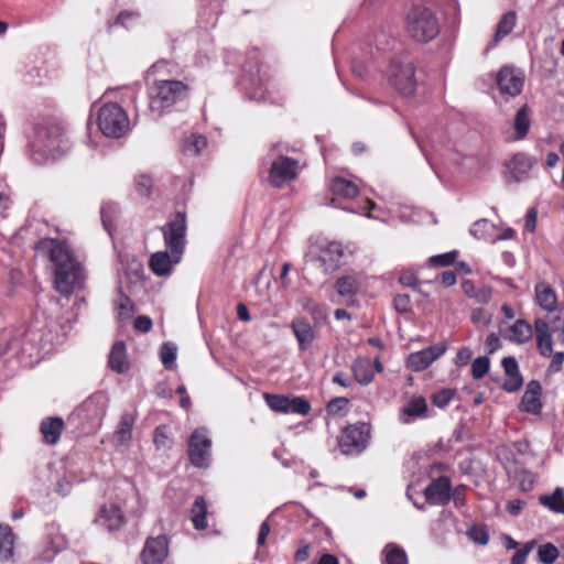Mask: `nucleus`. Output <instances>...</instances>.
Instances as JSON below:
<instances>
[{
    "label": "nucleus",
    "instance_id": "1",
    "mask_svg": "<svg viewBox=\"0 0 564 564\" xmlns=\"http://www.w3.org/2000/svg\"><path fill=\"white\" fill-rule=\"evenodd\" d=\"M40 246L48 250L50 260L54 265V285L58 293L70 295L74 291L84 288L83 265L66 242L50 239L41 241Z\"/></svg>",
    "mask_w": 564,
    "mask_h": 564
},
{
    "label": "nucleus",
    "instance_id": "2",
    "mask_svg": "<svg viewBox=\"0 0 564 564\" xmlns=\"http://www.w3.org/2000/svg\"><path fill=\"white\" fill-rule=\"evenodd\" d=\"M188 86L175 79L155 80L149 90V110L153 119H158L174 105L184 100Z\"/></svg>",
    "mask_w": 564,
    "mask_h": 564
},
{
    "label": "nucleus",
    "instance_id": "3",
    "mask_svg": "<svg viewBox=\"0 0 564 564\" xmlns=\"http://www.w3.org/2000/svg\"><path fill=\"white\" fill-rule=\"evenodd\" d=\"M406 33L419 43H427L434 40L441 25L435 13L423 6H414L410 9L405 19Z\"/></svg>",
    "mask_w": 564,
    "mask_h": 564
},
{
    "label": "nucleus",
    "instance_id": "4",
    "mask_svg": "<svg viewBox=\"0 0 564 564\" xmlns=\"http://www.w3.org/2000/svg\"><path fill=\"white\" fill-rule=\"evenodd\" d=\"M98 127L104 135L119 139L130 129L127 112L118 104H106L98 112Z\"/></svg>",
    "mask_w": 564,
    "mask_h": 564
},
{
    "label": "nucleus",
    "instance_id": "5",
    "mask_svg": "<svg viewBox=\"0 0 564 564\" xmlns=\"http://www.w3.org/2000/svg\"><path fill=\"white\" fill-rule=\"evenodd\" d=\"M62 141L63 133L59 127L39 126L31 141V149L33 153H37L41 159L55 158L61 151Z\"/></svg>",
    "mask_w": 564,
    "mask_h": 564
},
{
    "label": "nucleus",
    "instance_id": "6",
    "mask_svg": "<svg viewBox=\"0 0 564 564\" xmlns=\"http://www.w3.org/2000/svg\"><path fill=\"white\" fill-rule=\"evenodd\" d=\"M166 250L175 256V261H181L186 243V217L178 212L175 217L161 228Z\"/></svg>",
    "mask_w": 564,
    "mask_h": 564
},
{
    "label": "nucleus",
    "instance_id": "7",
    "mask_svg": "<svg viewBox=\"0 0 564 564\" xmlns=\"http://www.w3.org/2000/svg\"><path fill=\"white\" fill-rule=\"evenodd\" d=\"M212 438L205 427L196 429L188 438V459L197 468H206L210 463Z\"/></svg>",
    "mask_w": 564,
    "mask_h": 564
},
{
    "label": "nucleus",
    "instance_id": "8",
    "mask_svg": "<svg viewBox=\"0 0 564 564\" xmlns=\"http://www.w3.org/2000/svg\"><path fill=\"white\" fill-rule=\"evenodd\" d=\"M415 67L410 61L393 59L388 69L390 83L405 96L414 94L416 80L414 77Z\"/></svg>",
    "mask_w": 564,
    "mask_h": 564
},
{
    "label": "nucleus",
    "instance_id": "9",
    "mask_svg": "<svg viewBox=\"0 0 564 564\" xmlns=\"http://www.w3.org/2000/svg\"><path fill=\"white\" fill-rule=\"evenodd\" d=\"M370 437V426L366 423H357L343 430L339 438V447L343 454H359L362 452Z\"/></svg>",
    "mask_w": 564,
    "mask_h": 564
},
{
    "label": "nucleus",
    "instance_id": "10",
    "mask_svg": "<svg viewBox=\"0 0 564 564\" xmlns=\"http://www.w3.org/2000/svg\"><path fill=\"white\" fill-rule=\"evenodd\" d=\"M263 398L268 406L278 413L306 415L311 411V404L302 397L289 398L281 394L264 393Z\"/></svg>",
    "mask_w": 564,
    "mask_h": 564
},
{
    "label": "nucleus",
    "instance_id": "11",
    "mask_svg": "<svg viewBox=\"0 0 564 564\" xmlns=\"http://www.w3.org/2000/svg\"><path fill=\"white\" fill-rule=\"evenodd\" d=\"M496 83L499 91L507 96H518L524 84L523 73L511 66H503L497 73Z\"/></svg>",
    "mask_w": 564,
    "mask_h": 564
},
{
    "label": "nucleus",
    "instance_id": "12",
    "mask_svg": "<svg viewBox=\"0 0 564 564\" xmlns=\"http://www.w3.org/2000/svg\"><path fill=\"white\" fill-rule=\"evenodd\" d=\"M299 162L280 155L272 162L269 180L274 187H282L296 176Z\"/></svg>",
    "mask_w": 564,
    "mask_h": 564
},
{
    "label": "nucleus",
    "instance_id": "13",
    "mask_svg": "<svg viewBox=\"0 0 564 564\" xmlns=\"http://www.w3.org/2000/svg\"><path fill=\"white\" fill-rule=\"evenodd\" d=\"M446 351L444 345H432L409 355L406 366L413 371H423Z\"/></svg>",
    "mask_w": 564,
    "mask_h": 564
},
{
    "label": "nucleus",
    "instance_id": "14",
    "mask_svg": "<svg viewBox=\"0 0 564 564\" xmlns=\"http://www.w3.org/2000/svg\"><path fill=\"white\" fill-rule=\"evenodd\" d=\"M169 554L167 539L163 535L149 538L141 552L143 564H162Z\"/></svg>",
    "mask_w": 564,
    "mask_h": 564
},
{
    "label": "nucleus",
    "instance_id": "15",
    "mask_svg": "<svg viewBox=\"0 0 564 564\" xmlns=\"http://www.w3.org/2000/svg\"><path fill=\"white\" fill-rule=\"evenodd\" d=\"M425 499L435 506H445L451 500V481L447 477L441 476L431 481L424 490Z\"/></svg>",
    "mask_w": 564,
    "mask_h": 564
},
{
    "label": "nucleus",
    "instance_id": "16",
    "mask_svg": "<svg viewBox=\"0 0 564 564\" xmlns=\"http://www.w3.org/2000/svg\"><path fill=\"white\" fill-rule=\"evenodd\" d=\"M534 165V161L525 153H516L506 163V169L510 177L516 182H523L529 178V173Z\"/></svg>",
    "mask_w": 564,
    "mask_h": 564
},
{
    "label": "nucleus",
    "instance_id": "17",
    "mask_svg": "<svg viewBox=\"0 0 564 564\" xmlns=\"http://www.w3.org/2000/svg\"><path fill=\"white\" fill-rule=\"evenodd\" d=\"M344 256L343 246L337 241H332L321 248L316 261L321 263V267L325 272L334 271Z\"/></svg>",
    "mask_w": 564,
    "mask_h": 564
},
{
    "label": "nucleus",
    "instance_id": "18",
    "mask_svg": "<svg viewBox=\"0 0 564 564\" xmlns=\"http://www.w3.org/2000/svg\"><path fill=\"white\" fill-rule=\"evenodd\" d=\"M541 391L542 387L539 381H530L521 399V410L531 414L540 413L542 409V403L540 400Z\"/></svg>",
    "mask_w": 564,
    "mask_h": 564
},
{
    "label": "nucleus",
    "instance_id": "19",
    "mask_svg": "<svg viewBox=\"0 0 564 564\" xmlns=\"http://www.w3.org/2000/svg\"><path fill=\"white\" fill-rule=\"evenodd\" d=\"M500 334L503 338L516 343L525 344L532 337V326L524 319H517L513 325L503 328L500 326Z\"/></svg>",
    "mask_w": 564,
    "mask_h": 564
},
{
    "label": "nucleus",
    "instance_id": "20",
    "mask_svg": "<svg viewBox=\"0 0 564 564\" xmlns=\"http://www.w3.org/2000/svg\"><path fill=\"white\" fill-rule=\"evenodd\" d=\"M531 127V109L528 105H523L518 109L513 123H512V134L508 138L510 141H521L523 140Z\"/></svg>",
    "mask_w": 564,
    "mask_h": 564
},
{
    "label": "nucleus",
    "instance_id": "21",
    "mask_svg": "<svg viewBox=\"0 0 564 564\" xmlns=\"http://www.w3.org/2000/svg\"><path fill=\"white\" fill-rule=\"evenodd\" d=\"M536 346L540 354L544 357H551L553 352V341L550 333L551 322H546L543 318H538L534 322Z\"/></svg>",
    "mask_w": 564,
    "mask_h": 564
},
{
    "label": "nucleus",
    "instance_id": "22",
    "mask_svg": "<svg viewBox=\"0 0 564 564\" xmlns=\"http://www.w3.org/2000/svg\"><path fill=\"white\" fill-rule=\"evenodd\" d=\"M180 261H175V256L169 250L153 253L149 261V267L158 276L169 275L172 268Z\"/></svg>",
    "mask_w": 564,
    "mask_h": 564
},
{
    "label": "nucleus",
    "instance_id": "23",
    "mask_svg": "<svg viewBox=\"0 0 564 564\" xmlns=\"http://www.w3.org/2000/svg\"><path fill=\"white\" fill-rule=\"evenodd\" d=\"M291 328L297 340L300 350H306L315 339V332L312 325L304 318H294Z\"/></svg>",
    "mask_w": 564,
    "mask_h": 564
},
{
    "label": "nucleus",
    "instance_id": "24",
    "mask_svg": "<svg viewBox=\"0 0 564 564\" xmlns=\"http://www.w3.org/2000/svg\"><path fill=\"white\" fill-rule=\"evenodd\" d=\"M96 522L107 531L113 532L123 525V514L117 506L104 507Z\"/></svg>",
    "mask_w": 564,
    "mask_h": 564
},
{
    "label": "nucleus",
    "instance_id": "25",
    "mask_svg": "<svg viewBox=\"0 0 564 564\" xmlns=\"http://www.w3.org/2000/svg\"><path fill=\"white\" fill-rule=\"evenodd\" d=\"M535 302L536 304L546 312H556L560 307H557V296L554 290L546 282H539L535 285Z\"/></svg>",
    "mask_w": 564,
    "mask_h": 564
},
{
    "label": "nucleus",
    "instance_id": "26",
    "mask_svg": "<svg viewBox=\"0 0 564 564\" xmlns=\"http://www.w3.org/2000/svg\"><path fill=\"white\" fill-rule=\"evenodd\" d=\"M135 423V415L131 412H124L121 414L116 431L113 433V440L117 445L127 446L132 438V430Z\"/></svg>",
    "mask_w": 564,
    "mask_h": 564
},
{
    "label": "nucleus",
    "instance_id": "27",
    "mask_svg": "<svg viewBox=\"0 0 564 564\" xmlns=\"http://www.w3.org/2000/svg\"><path fill=\"white\" fill-rule=\"evenodd\" d=\"M426 411V400L423 397H414L401 409L399 420L402 424H409L413 420L423 416Z\"/></svg>",
    "mask_w": 564,
    "mask_h": 564
},
{
    "label": "nucleus",
    "instance_id": "28",
    "mask_svg": "<svg viewBox=\"0 0 564 564\" xmlns=\"http://www.w3.org/2000/svg\"><path fill=\"white\" fill-rule=\"evenodd\" d=\"M64 430V421L61 417H46L41 422L40 432L48 445H55Z\"/></svg>",
    "mask_w": 564,
    "mask_h": 564
},
{
    "label": "nucleus",
    "instance_id": "29",
    "mask_svg": "<svg viewBox=\"0 0 564 564\" xmlns=\"http://www.w3.org/2000/svg\"><path fill=\"white\" fill-rule=\"evenodd\" d=\"M108 362L110 368L118 373H122L128 370L129 364L127 361L126 344L123 341H117L113 344L109 354Z\"/></svg>",
    "mask_w": 564,
    "mask_h": 564
},
{
    "label": "nucleus",
    "instance_id": "30",
    "mask_svg": "<svg viewBox=\"0 0 564 564\" xmlns=\"http://www.w3.org/2000/svg\"><path fill=\"white\" fill-rule=\"evenodd\" d=\"M330 189L335 196L346 199L355 198L359 194V187L344 177H335L332 181Z\"/></svg>",
    "mask_w": 564,
    "mask_h": 564
},
{
    "label": "nucleus",
    "instance_id": "31",
    "mask_svg": "<svg viewBox=\"0 0 564 564\" xmlns=\"http://www.w3.org/2000/svg\"><path fill=\"white\" fill-rule=\"evenodd\" d=\"M352 372L357 382L369 384L373 379L371 361L368 358H358L352 364Z\"/></svg>",
    "mask_w": 564,
    "mask_h": 564
},
{
    "label": "nucleus",
    "instance_id": "32",
    "mask_svg": "<svg viewBox=\"0 0 564 564\" xmlns=\"http://www.w3.org/2000/svg\"><path fill=\"white\" fill-rule=\"evenodd\" d=\"M539 501L552 512L564 513V490L561 487L555 488L551 495L540 496Z\"/></svg>",
    "mask_w": 564,
    "mask_h": 564
},
{
    "label": "nucleus",
    "instance_id": "33",
    "mask_svg": "<svg viewBox=\"0 0 564 564\" xmlns=\"http://www.w3.org/2000/svg\"><path fill=\"white\" fill-rule=\"evenodd\" d=\"M14 535L9 525L0 524V561H8L13 554Z\"/></svg>",
    "mask_w": 564,
    "mask_h": 564
},
{
    "label": "nucleus",
    "instance_id": "34",
    "mask_svg": "<svg viewBox=\"0 0 564 564\" xmlns=\"http://www.w3.org/2000/svg\"><path fill=\"white\" fill-rule=\"evenodd\" d=\"M207 507L203 497H197L191 509V519L194 528L203 530L207 527L206 522Z\"/></svg>",
    "mask_w": 564,
    "mask_h": 564
},
{
    "label": "nucleus",
    "instance_id": "35",
    "mask_svg": "<svg viewBox=\"0 0 564 564\" xmlns=\"http://www.w3.org/2000/svg\"><path fill=\"white\" fill-rule=\"evenodd\" d=\"M517 22V13L514 11H508L505 13L497 24L495 33V42L501 41L503 37L509 35Z\"/></svg>",
    "mask_w": 564,
    "mask_h": 564
},
{
    "label": "nucleus",
    "instance_id": "36",
    "mask_svg": "<svg viewBox=\"0 0 564 564\" xmlns=\"http://www.w3.org/2000/svg\"><path fill=\"white\" fill-rule=\"evenodd\" d=\"M107 399L102 393H96L88 398L84 404L83 409L87 412L94 411L96 416H102L106 411Z\"/></svg>",
    "mask_w": 564,
    "mask_h": 564
},
{
    "label": "nucleus",
    "instance_id": "37",
    "mask_svg": "<svg viewBox=\"0 0 564 564\" xmlns=\"http://www.w3.org/2000/svg\"><path fill=\"white\" fill-rule=\"evenodd\" d=\"M495 229V225L487 219H479L473 224L469 232L477 239H489Z\"/></svg>",
    "mask_w": 564,
    "mask_h": 564
},
{
    "label": "nucleus",
    "instance_id": "38",
    "mask_svg": "<svg viewBox=\"0 0 564 564\" xmlns=\"http://www.w3.org/2000/svg\"><path fill=\"white\" fill-rule=\"evenodd\" d=\"M302 307L305 312L311 314L315 319L326 318V306L322 305L310 297L302 300Z\"/></svg>",
    "mask_w": 564,
    "mask_h": 564
},
{
    "label": "nucleus",
    "instance_id": "39",
    "mask_svg": "<svg viewBox=\"0 0 564 564\" xmlns=\"http://www.w3.org/2000/svg\"><path fill=\"white\" fill-rule=\"evenodd\" d=\"M386 549V564H408V557L404 550L395 544H389Z\"/></svg>",
    "mask_w": 564,
    "mask_h": 564
},
{
    "label": "nucleus",
    "instance_id": "40",
    "mask_svg": "<svg viewBox=\"0 0 564 564\" xmlns=\"http://www.w3.org/2000/svg\"><path fill=\"white\" fill-rule=\"evenodd\" d=\"M538 557L543 564H553L558 557V550L552 543H545L539 547Z\"/></svg>",
    "mask_w": 564,
    "mask_h": 564
},
{
    "label": "nucleus",
    "instance_id": "41",
    "mask_svg": "<svg viewBox=\"0 0 564 564\" xmlns=\"http://www.w3.org/2000/svg\"><path fill=\"white\" fill-rule=\"evenodd\" d=\"M336 288L341 296L354 295L357 292V282L351 276H341L337 280Z\"/></svg>",
    "mask_w": 564,
    "mask_h": 564
},
{
    "label": "nucleus",
    "instance_id": "42",
    "mask_svg": "<svg viewBox=\"0 0 564 564\" xmlns=\"http://www.w3.org/2000/svg\"><path fill=\"white\" fill-rule=\"evenodd\" d=\"M176 346L172 343H164L160 350L161 361L165 368L171 369L176 359Z\"/></svg>",
    "mask_w": 564,
    "mask_h": 564
},
{
    "label": "nucleus",
    "instance_id": "43",
    "mask_svg": "<svg viewBox=\"0 0 564 564\" xmlns=\"http://www.w3.org/2000/svg\"><path fill=\"white\" fill-rule=\"evenodd\" d=\"M490 360L488 357H478L471 364V376L474 379L484 378L489 371Z\"/></svg>",
    "mask_w": 564,
    "mask_h": 564
},
{
    "label": "nucleus",
    "instance_id": "44",
    "mask_svg": "<svg viewBox=\"0 0 564 564\" xmlns=\"http://www.w3.org/2000/svg\"><path fill=\"white\" fill-rule=\"evenodd\" d=\"M117 205L113 203H105L101 206L100 214L102 225L107 231L110 232L112 226V216L117 213Z\"/></svg>",
    "mask_w": 564,
    "mask_h": 564
},
{
    "label": "nucleus",
    "instance_id": "45",
    "mask_svg": "<svg viewBox=\"0 0 564 564\" xmlns=\"http://www.w3.org/2000/svg\"><path fill=\"white\" fill-rule=\"evenodd\" d=\"M469 539L479 544L486 545L489 541V534L485 527L475 525L467 531Z\"/></svg>",
    "mask_w": 564,
    "mask_h": 564
},
{
    "label": "nucleus",
    "instance_id": "46",
    "mask_svg": "<svg viewBox=\"0 0 564 564\" xmlns=\"http://www.w3.org/2000/svg\"><path fill=\"white\" fill-rule=\"evenodd\" d=\"M207 145V140L203 135H193L185 145V151L198 155Z\"/></svg>",
    "mask_w": 564,
    "mask_h": 564
},
{
    "label": "nucleus",
    "instance_id": "47",
    "mask_svg": "<svg viewBox=\"0 0 564 564\" xmlns=\"http://www.w3.org/2000/svg\"><path fill=\"white\" fill-rule=\"evenodd\" d=\"M349 404V400L345 397H337L332 399L327 405L326 410L327 413L330 415H336L339 412L344 411Z\"/></svg>",
    "mask_w": 564,
    "mask_h": 564
},
{
    "label": "nucleus",
    "instance_id": "48",
    "mask_svg": "<svg viewBox=\"0 0 564 564\" xmlns=\"http://www.w3.org/2000/svg\"><path fill=\"white\" fill-rule=\"evenodd\" d=\"M551 328L553 332L561 330L557 339L564 345V306L557 310V315L551 321Z\"/></svg>",
    "mask_w": 564,
    "mask_h": 564
},
{
    "label": "nucleus",
    "instance_id": "49",
    "mask_svg": "<svg viewBox=\"0 0 564 564\" xmlns=\"http://www.w3.org/2000/svg\"><path fill=\"white\" fill-rule=\"evenodd\" d=\"M535 542H528L522 549L518 550L511 557L510 564H524L529 553L534 547Z\"/></svg>",
    "mask_w": 564,
    "mask_h": 564
},
{
    "label": "nucleus",
    "instance_id": "50",
    "mask_svg": "<svg viewBox=\"0 0 564 564\" xmlns=\"http://www.w3.org/2000/svg\"><path fill=\"white\" fill-rule=\"evenodd\" d=\"M457 256L456 251H451L437 256H433L430 261L433 265L437 267H446L452 264L455 261V258Z\"/></svg>",
    "mask_w": 564,
    "mask_h": 564
},
{
    "label": "nucleus",
    "instance_id": "51",
    "mask_svg": "<svg viewBox=\"0 0 564 564\" xmlns=\"http://www.w3.org/2000/svg\"><path fill=\"white\" fill-rule=\"evenodd\" d=\"M522 383L523 380L521 375L507 376L502 388L507 392H516L521 388Z\"/></svg>",
    "mask_w": 564,
    "mask_h": 564
},
{
    "label": "nucleus",
    "instance_id": "52",
    "mask_svg": "<svg viewBox=\"0 0 564 564\" xmlns=\"http://www.w3.org/2000/svg\"><path fill=\"white\" fill-rule=\"evenodd\" d=\"M453 394L454 393L451 390L446 389L436 392L432 398L433 404L436 405L437 408H445L452 400Z\"/></svg>",
    "mask_w": 564,
    "mask_h": 564
},
{
    "label": "nucleus",
    "instance_id": "53",
    "mask_svg": "<svg viewBox=\"0 0 564 564\" xmlns=\"http://www.w3.org/2000/svg\"><path fill=\"white\" fill-rule=\"evenodd\" d=\"M473 357V351L468 347H462L458 349L454 362L458 367L466 366Z\"/></svg>",
    "mask_w": 564,
    "mask_h": 564
},
{
    "label": "nucleus",
    "instance_id": "54",
    "mask_svg": "<svg viewBox=\"0 0 564 564\" xmlns=\"http://www.w3.org/2000/svg\"><path fill=\"white\" fill-rule=\"evenodd\" d=\"M169 443L166 426H158L154 431V444L158 448L165 447Z\"/></svg>",
    "mask_w": 564,
    "mask_h": 564
},
{
    "label": "nucleus",
    "instance_id": "55",
    "mask_svg": "<svg viewBox=\"0 0 564 564\" xmlns=\"http://www.w3.org/2000/svg\"><path fill=\"white\" fill-rule=\"evenodd\" d=\"M135 187L140 195L147 196L152 187V181L149 176L140 175L137 178Z\"/></svg>",
    "mask_w": 564,
    "mask_h": 564
},
{
    "label": "nucleus",
    "instance_id": "56",
    "mask_svg": "<svg viewBox=\"0 0 564 564\" xmlns=\"http://www.w3.org/2000/svg\"><path fill=\"white\" fill-rule=\"evenodd\" d=\"M152 325V319L145 315H140L134 319V328L144 334L151 330Z\"/></svg>",
    "mask_w": 564,
    "mask_h": 564
},
{
    "label": "nucleus",
    "instance_id": "57",
    "mask_svg": "<svg viewBox=\"0 0 564 564\" xmlns=\"http://www.w3.org/2000/svg\"><path fill=\"white\" fill-rule=\"evenodd\" d=\"M502 367L506 376L520 375L519 366L514 357H505L502 359Z\"/></svg>",
    "mask_w": 564,
    "mask_h": 564
},
{
    "label": "nucleus",
    "instance_id": "58",
    "mask_svg": "<svg viewBox=\"0 0 564 564\" xmlns=\"http://www.w3.org/2000/svg\"><path fill=\"white\" fill-rule=\"evenodd\" d=\"M552 360L549 366V372H558L562 369V365L564 361V352H552Z\"/></svg>",
    "mask_w": 564,
    "mask_h": 564
},
{
    "label": "nucleus",
    "instance_id": "59",
    "mask_svg": "<svg viewBox=\"0 0 564 564\" xmlns=\"http://www.w3.org/2000/svg\"><path fill=\"white\" fill-rule=\"evenodd\" d=\"M59 550L55 547L52 543L50 547L42 552V554L37 557V561L40 563H50L53 561V558L56 556Z\"/></svg>",
    "mask_w": 564,
    "mask_h": 564
},
{
    "label": "nucleus",
    "instance_id": "60",
    "mask_svg": "<svg viewBox=\"0 0 564 564\" xmlns=\"http://www.w3.org/2000/svg\"><path fill=\"white\" fill-rule=\"evenodd\" d=\"M536 216L538 213L534 208L529 209L527 213L524 227L530 232H533L535 230Z\"/></svg>",
    "mask_w": 564,
    "mask_h": 564
},
{
    "label": "nucleus",
    "instance_id": "61",
    "mask_svg": "<svg viewBox=\"0 0 564 564\" xmlns=\"http://www.w3.org/2000/svg\"><path fill=\"white\" fill-rule=\"evenodd\" d=\"M486 347L489 354H494L496 350L499 349L500 339L495 333L488 335L486 339Z\"/></svg>",
    "mask_w": 564,
    "mask_h": 564
},
{
    "label": "nucleus",
    "instance_id": "62",
    "mask_svg": "<svg viewBox=\"0 0 564 564\" xmlns=\"http://www.w3.org/2000/svg\"><path fill=\"white\" fill-rule=\"evenodd\" d=\"M270 533V525L268 521H263L259 529V534L257 539L258 546H263L265 544L267 536Z\"/></svg>",
    "mask_w": 564,
    "mask_h": 564
},
{
    "label": "nucleus",
    "instance_id": "63",
    "mask_svg": "<svg viewBox=\"0 0 564 564\" xmlns=\"http://www.w3.org/2000/svg\"><path fill=\"white\" fill-rule=\"evenodd\" d=\"M332 381L343 388H349L351 386V380L343 372L338 371L333 376Z\"/></svg>",
    "mask_w": 564,
    "mask_h": 564
},
{
    "label": "nucleus",
    "instance_id": "64",
    "mask_svg": "<svg viewBox=\"0 0 564 564\" xmlns=\"http://www.w3.org/2000/svg\"><path fill=\"white\" fill-rule=\"evenodd\" d=\"M137 18V14L133 13V12H129V11H122L118 14L117 19H116V23L117 24H120L124 28H129V21L130 20H133Z\"/></svg>",
    "mask_w": 564,
    "mask_h": 564
}]
</instances>
